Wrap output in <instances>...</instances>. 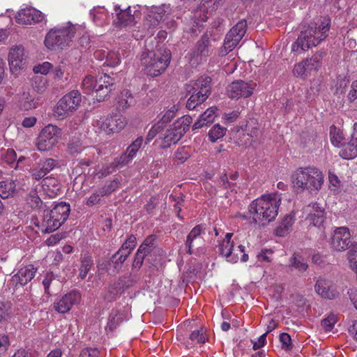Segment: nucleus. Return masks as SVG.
Returning a JSON list of instances; mask_svg holds the SVG:
<instances>
[{
  "label": "nucleus",
  "mask_w": 357,
  "mask_h": 357,
  "mask_svg": "<svg viewBox=\"0 0 357 357\" xmlns=\"http://www.w3.org/2000/svg\"><path fill=\"white\" fill-rule=\"evenodd\" d=\"M330 25V19L324 17L317 22L303 26L297 40L292 45V51L297 52L299 49L307 51L318 45L327 38Z\"/></svg>",
  "instance_id": "1"
},
{
  "label": "nucleus",
  "mask_w": 357,
  "mask_h": 357,
  "mask_svg": "<svg viewBox=\"0 0 357 357\" xmlns=\"http://www.w3.org/2000/svg\"><path fill=\"white\" fill-rule=\"evenodd\" d=\"M280 199L276 195H264L252 201L249 206V213L253 215L251 223H259L264 227L275 220L278 213Z\"/></svg>",
  "instance_id": "2"
},
{
  "label": "nucleus",
  "mask_w": 357,
  "mask_h": 357,
  "mask_svg": "<svg viewBox=\"0 0 357 357\" xmlns=\"http://www.w3.org/2000/svg\"><path fill=\"white\" fill-rule=\"evenodd\" d=\"M171 56V52L167 48L142 52L141 63L144 66V73L153 77L160 75L169 64Z\"/></svg>",
  "instance_id": "3"
},
{
  "label": "nucleus",
  "mask_w": 357,
  "mask_h": 357,
  "mask_svg": "<svg viewBox=\"0 0 357 357\" xmlns=\"http://www.w3.org/2000/svg\"><path fill=\"white\" fill-rule=\"evenodd\" d=\"M75 34V27L70 23L66 26L54 27L47 33L44 45L51 50H63L69 46Z\"/></svg>",
  "instance_id": "4"
},
{
  "label": "nucleus",
  "mask_w": 357,
  "mask_h": 357,
  "mask_svg": "<svg viewBox=\"0 0 357 357\" xmlns=\"http://www.w3.org/2000/svg\"><path fill=\"white\" fill-rule=\"evenodd\" d=\"M294 187L310 192L318 190L323 183L322 173L315 167H307L296 172L292 176Z\"/></svg>",
  "instance_id": "5"
},
{
  "label": "nucleus",
  "mask_w": 357,
  "mask_h": 357,
  "mask_svg": "<svg viewBox=\"0 0 357 357\" xmlns=\"http://www.w3.org/2000/svg\"><path fill=\"white\" fill-rule=\"evenodd\" d=\"M211 82L209 77H200L193 84L187 86V93L191 94L186 103L188 109H195L207 99L211 93Z\"/></svg>",
  "instance_id": "6"
},
{
  "label": "nucleus",
  "mask_w": 357,
  "mask_h": 357,
  "mask_svg": "<svg viewBox=\"0 0 357 357\" xmlns=\"http://www.w3.org/2000/svg\"><path fill=\"white\" fill-rule=\"evenodd\" d=\"M82 95L78 90H73L63 96L56 103L54 109V116L63 119L70 116L79 107Z\"/></svg>",
  "instance_id": "7"
},
{
  "label": "nucleus",
  "mask_w": 357,
  "mask_h": 357,
  "mask_svg": "<svg viewBox=\"0 0 357 357\" xmlns=\"http://www.w3.org/2000/svg\"><path fill=\"white\" fill-rule=\"evenodd\" d=\"M192 121V118L188 115H185L177 119L174 123L173 127L165 131L160 144L161 149H167L170 147L171 144H176L188 130Z\"/></svg>",
  "instance_id": "8"
},
{
  "label": "nucleus",
  "mask_w": 357,
  "mask_h": 357,
  "mask_svg": "<svg viewBox=\"0 0 357 357\" xmlns=\"http://www.w3.org/2000/svg\"><path fill=\"white\" fill-rule=\"evenodd\" d=\"M248 24L245 20H241L236 23L227 33L222 47L220 50V55L226 56L241 40L246 33Z\"/></svg>",
  "instance_id": "9"
},
{
  "label": "nucleus",
  "mask_w": 357,
  "mask_h": 357,
  "mask_svg": "<svg viewBox=\"0 0 357 357\" xmlns=\"http://www.w3.org/2000/svg\"><path fill=\"white\" fill-rule=\"evenodd\" d=\"M205 234L204 225L195 226L188 234L185 241L186 252L188 255H199L203 252L204 240L202 234Z\"/></svg>",
  "instance_id": "10"
},
{
  "label": "nucleus",
  "mask_w": 357,
  "mask_h": 357,
  "mask_svg": "<svg viewBox=\"0 0 357 357\" xmlns=\"http://www.w3.org/2000/svg\"><path fill=\"white\" fill-rule=\"evenodd\" d=\"M60 129L52 124L45 127L37 138V148L40 151L51 149L59 140Z\"/></svg>",
  "instance_id": "11"
},
{
  "label": "nucleus",
  "mask_w": 357,
  "mask_h": 357,
  "mask_svg": "<svg viewBox=\"0 0 357 357\" xmlns=\"http://www.w3.org/2000/svg\"><path fill=\"white\" fill-rule=\"evenodd\" d=\"M257 84L253 81L241 79L232 82L227 88V96L231 99L246 98L251 96Z\"/></svg>",
  "instance_id": "12"
},
{
  "label": "nucleus",
  "mask_w": 357,
  "mask_h": 357,
  "mask_svg": "<svg viewBox=\"0 0 357 357\" xmlns=\"http://www.w3.org/2000/svg\"><path fill=\"white\" fill-rule=\"evenodd\" d=\"M115 81V77H112L107 73L102 74L98 77L94 91L98 102L105 100L111 91L114 90Z\"/></svg>",
  "instance_id": "13"
},
{
  "label": "nucleus",
  "mask_w": 357,
  "mask_h": 357,
  "mask_svg": "<svg viewBox=\"0 0 357 357\" xmlns=\"http://www.w3.org/2000/svg\"><path fill=\"white\" fill-rule=\"evenodd\" d=\"M128 257L119 249L109 260L99 261L97 266L99 269L105 271L109 274L118 273Z\"/></svg>",
  "instance_id": "14"
},
{
  "label": "nucleus",
  "mask_w": 357,
  "mask_h": 357,
  "mask_svg": "<svg viewBox=\"0 0 357 357\" xmlns=\"http://www.w3.org/2000/svg\"><path fill=\"white\" fill-rule=\"evenodd\" d=\"M212 52L210 37L207 33H204L196 43L190 53V58L195 59L197 61H206L212 54Z\"/></svg>",
  "instance_id": "15"
},
{
  "label": "nucleus",
  "mask_w": 357,
  "mask_h": 357,
  "mask_svg": "<svg viewBox=\"0 0 357 357\" xmlns=\"http://www.w3.org/2000/svg\"><path fill=\"white\" fill-rule=\"evenodd\" d=\"M8 62L12 73L17 74L26 65L24 49L21 45L13 46L8 54Z\"/></svg>",
  "instance_id": "16"
},
{
  "label": "nucleus",
  "mask_w": 357,
  "mask_h": 357,
  "mask_svg": "<svg viewBox=\"0 0 357 357\" xmlns=\"http://www.w3.org/2000/svg\"><path fill=\"white\" fill-rule=\"evenodd\" d=\"M36 269L31 264L20 268L9 281V286L15 289L23 287L34 277Z\"/></svg>",
  "instance_id": "17"
},
{
  "label": "nucleus",
  "mask_w": 357,
  "mask_h": 357,
  "mask_svg": "<svg viewBox=\"0 0 357 357\" xmlns=\"http://www.w3.org/2000/svg\"><path fill=\"white\" fill-rule=\"evenodd\" d=\"M349 229L344 227L337 228L331 238V246L336 251H344L351 243Z\"/></svg>",
  "instance_id": "18"
},
{
  "label": "nucleus",
  "mask_w": 357,
  "mask_h": 357,
  "mask_svg": "<svg viewBox=\"0 0 357 357\" xmlns=\"http://www.w3.org/2000/svg\"><path fill=\"white\" fill-rule=\"evenodd\" d=\"M44 18L43 14L34 8H26L20 10L16 17V22L20 24L29 25L41 22Z\"/></svg>",
  "instance_id": "19"
},
{
  "label": "nucleus",
  "mask_w": 357,
  "mask_h": 357,
  "mask_svg": "<svg viewBox=\"0 0 357 357\" xmlns=\"http://www.w3.org/2000/svg\"><path fill=\"white\" fill-rule=\"evenodd\" d=\"M308 212L306 220L315 227H320L326 218V211L324 205L321 203L314 202L306 206Z\"/></svg>",
  "instance_id": "20"
},
{
  "label": "nucleus",
  "mask_w": 357,
  "mask_h": 357,
  "mask_svg": "<svg viewBox=\"0 0 357 357\" xmlns=\"http://www.w3.org/2000/svg\"><path fill=\"white\" fill-rule=\"evenodd\" d=\"M114 10L116 13V19L114 24L117 28H126L135 24V16L131 13L130 7L121 8L119 6H115Z\"/></svg>",
  "instance_id": "21"
},
{
  "label": "nucleus",
  "mask_w": 357,
  "mask_h": 357,
  "mask_svg": "<svg viewBox=\"0 0 357 357\" xmlns=\"http://www.w3.org/2000/svg\"><path fill=\"white\" fill-rule=\"evenodd\" d=\"M127 122L126 118L120 114L107 116L101 124V129L106 133L119 132L124 128Z\"/></svg>",
  "instance_id": "22"
},
{
  "label": "nucleus",
  "mask_w": 357,
  "mask_h": 357,
  "mask_svg": "<svg viewBox=\"0 0 357 357\" xmlns=\"http://www.w3.org/2000/svg\"><path fill=\"white\" fill-rule=\"evenodd\" d=\"M314 289L316 292L324 298L334 299L339 294L333 282L323 278H319L317 280Z\"/></svg>",
  "instance_id": "23"
},
{
  "label": "nucleus",
  "mask_w": 357,
  "mask_h": 357,
  "mask_svg": "<svg viewBox=\"0 0 357 357\" xmlns=\"http://www.w3.org/2000/svg\"><path fill=\"white\" fill-rule=\"evenodd\" d=\"M80 294L76 291H72L63 296L58 302L54 303V307L59 313H66L80 299Z\"/></svg>",
  "instance_id": "24"
},
{
  "label": "nucleus",
  "mask_w": 357,
  "mask_h": 357,
  "mask_svg": "<svg viewBox=\"0 0 357 357\" xmlns=\"http://www.w3.org/2000/svg\"><path fill=\"white\" fill-rule=\"evenodd\" d=\"M45 210L44 213H45ZM41 232L44 234H50L57 229H59L61 225L59 222V220L54 218L52 213L47 211L46 213L43 215V219L40 225L39 223L36 224Z\"/></svg>",
  "instance_id": "25"
},
{
  "label": "nucleus",
  "mask_w": 357,
  "mask_h": 357,
  "mask_svg": "<svg viewBox=\"0 0 357 357\" xmlns=\"http://www.w3.org/2000/svg\"><path fill=\"white\" fill-rule=\"evenodd\" d=\"M41 185L44 192L50 198L56 197L61 190L60 183L53 176L44 178Z\"/></svg>",
  "instance_id": "26"
},
{
  "label": "nucleus",
  "mask_w": 357,
  "mask_h": 357,
  "mask_svg": "<svg viewBox=\"0 0 357 357\" xmlns=\"http://www.w3.org/2000/svg\"><path fill=\"white\" fill-rule=\"evenodd\" d=\"M123 285V283L118 280L110 283L102 295L103 299L109 303L115 301L124 292Z\"/></svg>",
  "instance_id": "27"
},
{
  "label": "nucleus",
  "mask_w": 357,
  "mask_h": 357,
  "mask_svg": "<svg viewBox=\"0 0 357 357\" xmlns=\"http://www.w3.org/2000/svg\"><path fill=\"white\" fill-rule=\"evenodd\" d=\"M217 110L218 109L215 107H212L207 109L203 114L200 115L197 121L195 122L192 126V130H195L196 129L202 128L204 126H208L211 124L217 116Z\"/></svg>",
  "instance_id": "28"
},
{
  "label": "nucleus",
  "mask_w": 357,
  "mask_h": 357,
  "mask_svg": "<svg viewBox=\"0 0 357 357\" xmlns=\"http://www.w3.org/2000/svg\"><path fill=\"white\" fill-rule=\"evenodd\" d=\"M70 211V204L63 202L55 204L53 208L50 211V212L54 216L55 218L59 220V222L61 225L68 219Z\"/></svg>",
  "instance_id": "29"
},
{
  "label": "nucleus",
  "mask_w": 357,
  "mask_h": 357,
  "mask_svg": "<svg viewBox=\"0 0 357 357\" xmlns=\"http://www.w3.org/2000/svg\"><path fill=\"white\" fill-rule=\"evenodd\" d=\"M233 248L234 243L222 241L218 245V252L225 257L228 262L234 264L238 261L239 257H237V254H232Z\"/></svg>",
  "instance_id": "30"
},
{
  "label": "nucleus",
  "mask_w": 357,
  "mask_h": 357,
  "mask_svg": "<svg viewBox=\"0 0 357 357\" xmlns=\"http://www.w3.org/2000/svg\"><path fill=\"white\" fill-rule=\"evenodd\" d=\"M295 221L294 214L290 213L286 215L282 219L280 225L275 230L278 236L284 237L287 236L291 230L292 225Z\"/></svg>",
  "instance_id": "31"
},
{
  "label": "nucleus",
  "mask_w": 357,
  "mask_h": 357,
  "mask_svg": "<svg viewBox=\"0 0 357 357\" xmlns=\"http://www.w3.org/2000/svg\"><path fill=\"white\" fill-rule=\"evenodd\" d=\"M124 313L117 309H112L109 314L105 330L114 331L124 320Z\"/></svg>",
  "instance_id": "32"
},
{
  "label": "nucleus",
  "mask_w": 357,
  "mask_h": 357,
  "mask_svg": "<svg viewBox=\"0 0 357 357\" xmlns=\"http://www.w3.org/2000/svg\"><path fill=\"white\" fill-rule=\"evenodd\" d=\"M40 98L35 97L29 92H24L20 100V107L24 111L36 108L39 105Z\"/></svg>",
  "instance_id": "33"
},
{
  "label": "nucleus",
  "mask_w": 357,
  "mask_h": 357,
  "mask_svg": "<svg viewBox=\"0 0 357 357\" xmlns=\"http://www.w3.org/2000/svg\"><path fill=\"white\" fill-rule=\"evenodd\" d=\"M340 155L344 159L349 160L357 156V139L351 137L348 143H344Z\"/></svg>",
  "instance_id": "34"
},
{
  "label": "nucleus",
  "mask_w": 357,
  "mask_h": 357,
  "mask_svg": "<svg viewBox=\"0 0 357 357\" xmlns=\"http://www.w3.org/2000/svg\"><path fill=\"white\" fill-rule=\"evenodd\" d=\"M16 192V184L13 180L0 181V197L2 199L13 197Z\"/></svg>",
  "instance_id": "35"
},
{
  "label": "nucleus",
  "mask_w": 357,
  "mask_h": 357,
  "mask_svg": "<svg viewBox=\"0 0 357 357\" xmlns=\"http://www.w3.org/2000/svg\"><path fill=\"white\" fill-rule=\"evenodd\" d=\"M156 239L157 236L155 234L148 236L139 245L137 252L146 257L155 248Z\"/></svg>",
  "instance_id": "36"
},
{
  "label": "nucleus",
  "mask_w": 357,
  "mask_h": 357,
  "mask_svg": "<svg viewBox=\"0 0 357 357\" xmlns=\"http://www.w3.org/2000/svg\"><path fill=\"white\" fill-rule=\"evenodd\" d=\"M133 102V97L129 91H123L118 96L117 109L123 111L129 107Z\"/></svg>",
  "instance_id": "37"
},
{
  "label": "nucleus",
  "mask_w": 357,
  "mask_h": 357,
  "mask_svg": "<svg viewBox=\"0 0 357 357\" xmlns=\"http://www.w3.org/2000/svg\"><path fill=\"white\" fill-rule=\"evenodd\" d=\"M103 54V56H106V61L105 64L108 66L115 67L120 63L119 54L116 52H106L105 50H98L96 52V55L99 56Z\"/></svg>",
  "instance_id": "38"
},
{
  "label": "nucleus",
  "mask_w": 357,
  "mask_h": 357,
  "mask_svg": "<svg viewBox=\"0 0 357 357\" xmlns=\"http://www.w3.org/2000/svg\"><path fill=\"white\" fill-rule=\"evenodd\" d=\"M93 265V261L91 257L89 255H84L81 259L79 278L82 280L85 279Z\"/></svg>",
  "instance_id": "39"
},
{
  "label": "nucleus",
  "mask_w": 357,
  "mask_h": 357,
  "mask_svg": "<svg viewBox=\"0 0 357 357\" xmlns=\"http://www.w3.org/2000/svg\"><path fill=\"white\" fill-rule=\"evenodd\" d=\"M289 266L295 268L300 272L305 271L308 267L304 258L298 253H294L292 257L289 259Z\"/></svg>",
  "instance_id": "40"
},
{
  "label": "nucleus",
  "mask_w": 357,
  "mask_h": 357,
  "mask_svg": "<svg viewBox=\"0 0 357 357\" xmlns=\"http://www.w3.org/2000/svg\"><path fill=\"white\" fill-rule=\"evenodd\" d=\"M85 154L88 158H82L79 160V165L80 166H90L93 163L96 158H98L100 155V151L96 147H89L85 150Z\"/></svg>",
  "instance_id": "41"
},
{
  "label": "nucleus",
  "mask_w": 357,
  "mask_h": 357,
  "mask_svg": "<svg viewBox=\"0 0 357 357\" xmlns=\"http://www.w3.org/2000/svg\"><path fill=\"white\" fill-rule=\"evenodd\" d=\"M325 55V52L319 51L311 58H307L305 61L308 63L309 68H310L311 70H314L317 71L321 66V61Z\"/></svg>",
  "instance_id": "42"
},
{
  "label": "nucleus",
  "mask_w": 357,
  "mask_h": 357,
  "mask_svg": "<svg viewBox=\"0 0 357 357\" xmlns=\"http://www.w3.org/2000/svg\"><path fill=\"white\" fill-rule=\"evenodd\" d=\"M331 140L333 145L341 146L344 143V137L342 131L335 126L330 127Z\"/></svg>",
  "instance_id": "43"
},
{
  "label": "nucleus",
  "mask_w": 357,
  "mask_h": 357,
  "mask_svg": "<svg viewBox=\"0 0 357 357\" xmlns=\"http://www.w3.org/2000/svg\"><path fill=\"white\" fill-rule=\"evenodd\" d=\"M26 201L30 206L33 209H40L43 208V206H46V205L43 204V201L38 195V192L36 190H32L30 191L27 196Z\"/></svg>",
  "instance_id": "44"
},
{
  "label": "nucleus",
  "mask_w": 357,
  "mask_h": 357,
  "mask_svg": "<svg viewBox=\"0 0 357 357\" xmlns=\"http://www.w3.org/2000/svg\"><path fill=\"white\" fill-rule=\"evenodd\" d=\"M227 129L217 123L208 132V138L211 142H215L218 139L225 136Z\"/></svg>",
  "instance_id": "45"
},
{
  "label": "nucleus",
  "mask_w": 357,
  "mask_h": 357,
  "mask_svg": "<svg viewBox=\"0 0 357 357\" xmlns=\"http://www.w3.org/2000/svg\"><path fill=\"white\" fill-rule=\"evenodd\" d=\"M47 80L42 75L35 76L33 79V89L38 93H43L47 89Z\"/></svg>",
  "instance_id": "46"
},
{
  "label": "nucleus",
  "mask_w": 357,
  "mask_h": 357,
  "mask_svg": "<svg viewBox=\"0 0 357 357\" xmlns=\"http://www.w3.org/2000/svg\"><path fill=\"white\" fill-rule=\"evenodd\" d=\"M137 245V238L136 237L130 234L125 241V242L122 244L121 247L119 248L121 252L126 253L128 256L130 255L132 251L134 250Z\"/></svg>",
  "instance_id": "47"
},
{
  "label": "nucleus",
  "mask_w": 357,
  "mask_h": 357,
  "mask_svg": "<svg viewBox=\"0 0 357 357\" xmlns=\"http://www.w3.org/2000/svg\"><path fill=\"white\" fill-rule=\"evenodd\" d=\"M97 79L89 75L84 77L82 82V88L86 93H91L95 91Z\"/></svg>",
  "instance_id": "48"
},
{
  "label": "nucleus",
  "mask_w": 357,
  "mask_h": 357,
  "mask_svg": "<svg viewBox=\"0 0 357 357\" xmlns=\"http://www.w3.org/2000/svg\"><path fill=\"white\" fill-rule=\"evenodd\" d=\"M57 164L56 160L52 158H47L43 161H40L37 165L46 176L57 165Z\"/></svg>",
  "instance_id": "49"
},
{
  "label": "nucleus",
  "mask_w": 357,
  "mask_h": 357,
  "mask_svg": "<svg viewBox=\"0 0 357 357\" xmlns=\"http://www.w3.org/2000/svg\"><path fill=\"white\" fill-rule=\"evenodd\" d=\"M90 15L93 21L98 26H102L106 18V13L101 8L93 9L91 11Z\"/></svg>",
  "instance_id": "50"
},
{
  "label": "nucleus",
  "mask_w": 357,
  "mask_h": 357,
  "mask_svg": "<svg viewBox=\"0 0 357 357\" xmlns=\"http://www.w3.org/2000/svg\"><path fill=\"white\" fill-rule=\"evenodd\" d=\"M119 187V181L117 178L114 179L109 183L102 186L99 190L102 197L107 196L114 192Z\"/></svg>",
  "instance_id": "51"
},
{
  "label": "nucleus",
  "mask_w": 357,
  "mask_h": 357,
  "mask_svg": "<svg viewBox=\"0 0 357 357\" xmlns=\"http://www.w3.org/2000/svg\"><path fill=\"white\" fill-rule=\"evenodd\" d=\"M189 339L192 344H204L207 340L202 329L192 331L190 335Z\"/></svg>",
  "instance_id": "52"
},
{
  "label": "nucleus",
  "mask_w": 357,
  "mask_h": 357,
  "mask_svg": "<svg viewBox=\"0 0 357 357\" xmlns=\"http://www.w3.org/2000/svg\"><path fill=\"white\" fill-rule=\"evenodd\" d=\"M308 71H311V69L309 68L308 63L305 60H303L299 63L295 65L293 69L294 75L297 77L305 75Z\"/></svg>",
  "instance_id": "53"
},
{
  "label": "nucleus",
  "mask_w": 357,
  "mask_h": 357,
  "mask_svg": "<svg viewBox=\"0 0 357 357\" xmlns=\"http://www.w3.org/2000/svg\"><path fill=\"white\" fill-rule=\"evenodd\" d=\"M349 84V79L346 77H338L337 84H336V89L335 93L343 94L346 91V89Z\"/></svg>",
  "instance_id": "54"
},
{
  "label": "nucleus",
  "mask_w": 357,
  "mask_h": 357,
  "mask_svg": "<svg viewBox=\"0 0 357 357\" xmlns=\"http://www.w3.org/2000/svg\"><path fill=\"white\" fill-rule=\"evenodd\" d=\"M350 266L351 268H357V243L351 245V249L349 252L348 257Z\"/></svg>",
  "instance_id": "55"
},
{
  "label": "nucleus",
  "mask_w": 357,
  "mask_h": 357,
  "mask_svg": "<svg viewBox=\"0 0 357 357\" xmlns=\"http://www.w3.org/2000/svg\"><path fill=\"white\" fill-rule=\"evenodd\" d=\"M337 322V317L334 314H331L321 321V326L326 331H331Z\"/></svg>",
  "instance_id": "56"
},
{
  "label": "nucleus",
  "mask_w": 357,
  "mask_h": 357,
  "mask_svg": "<svg viewBox=\"0 0 357 357\" xmlns=\"http://www.w3.org/2000/svg\"><path fill=\"white\" fill-rule=\"evenodd\" d=\"M280 341L282 343V348L283 349L289 351L292 349L291 339L288 333H281L280 335Z\"/></svg>",
  "instance_id": "57"
},
{
  "label": "nucleus",
  "mask_w": 357,
  "mask_h": 357,
  "mask_svg": "<svg viewBox=\"0 0 357 357\" xmlns=\"http://www.w3.org/2000/svg\"><path fill=\"white\" fill-rule=\"evenodd\" d=\"M10 308L8 303L0 302V324L7 320L10 314Z\"/></svg>",
  "instance_id": "58"
},
{
  "label": "nucleus",
  "mask_w": 357,
  "mask_h": 357,
  "mask_svg": "<svg viewBox=\"0 0 357 357\" xmlns=\"http://www.w3.org/2000/svg\"><path fill=\"white\" fill-rule=\"evenodd\" d=\"M143 142L142 137H137L127 149V153L130 155H135Z\"/></svg>",
  "instance_id": "59"
},
{
  "label": "nucleus",
  "mask_w": 357,
  "mask_h": 357,
  "mask_svg": "<svg viewBox=\"0 0 357 357\" xmlns=\"http://www.w3.org/2000/svg\"><path fill=\"white\" fill-rule=\"evenodd\" d=\"M53 66L50 62H44L42 64L36 66L33 68V72L35 73H40L41 75H47Z\"/></svg>",
  "instance_id": "60"
},
{
  "label": "nucleus",
  "mask_w": 357,
  "mask_h": 357,
  "mask_svg": "<svg viewBox=\"0 0 357 357\" xmlns=\"http://www.w3.org/2000/svg\"><path fill=\"white\" fill-rule=\"evenodd\" d=\"M178 108L176 105L172 107L169 110L166 112V113L162 116L161 119L160 120L165 125L169 122H170L175 116L176 112H177Z\"/></svg>",
  "instance_id": "61"
},
{
  "label": "nucleus",
  "mask_w": 357,
  "mask_h": 357,
  "mask_svg": "<svg viewBox=\"0 0 357 357\" xmlns=\"http://www.w3.org/2000/svg\"><path fill=\"white\" fill-rule=\"evenodd\" d=\"M145 257V256L137 252L132 262V269L139 270L143 265Z\"/></svg>",
  "instance_id": "62"
},
{
  "label": "nucleus",
  "mask_w": 357,
  "mask_h": 357,
  "mask_svg": "<svg viewBox=\"0 0 357 357\" xmlns=\"http://www.w3.org/2000/svg\"><path fill=\"white\" fill-rule=\"evenodd\" d=\"M68 151L70 154L80 153L82 151H85L86 149H82V145L79 141H72L68 146Z\"/></svg>",
  "instance_id": "63"
},
{
  "label": "nucleus",
  "mask_w": 357,
  "mask_h": 357,
  "mask_svg": "<svg viewBox=\"0 0 357 357\" xmlns=\"http://www.w3.org/2000/svg\"><path fill=\"white\" fill-rule=\"evenodd\" d=\"M31 177L34 181H40L45 178V174L43 172L38 166H36L31 169Z\"/></svg>",
  "instance_id": "64"
}]
</instances>
